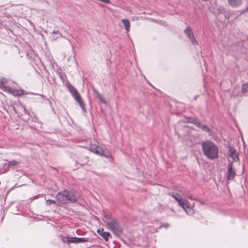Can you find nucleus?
<instances>
[{
	"label": "nucleus",
	"instance_id": "f257e3e1",
	"mask_svg": "<svg viewBox=\"0 0 248 248\" xmlns=\"http://www.w3.org/2000/svg\"><path fill=\"white\" fill-rule=\"evenodd\" d=\"M202 148L204 155L210 159L218 157V149L213 142L205 141L202 143Z\"/></svg>",
	"mask_w": 248,
	"mask_h": 248
},
{
	"label": "nucleus",
	"instance_id": "f03ea898",
	"mask_svg": "<svg viewBox=\"0 0 248 248\" xmlns=\"http://www.w3.org/2000/svg\"><path fill=\"white\" fill-rule=\"evenodd\" d=\"M56 198L60 203L66 204L78 201L79 195L77 193H72L66 190L58 193Z\"/></svg>",
	"mask_w": 248,
	"mask_h": 248
},
{
	"label": "nucleus",
	"instance_id": "7ed1b4c3",
	"mask_svg": "<svg viewBox=\"0 0 248 248\" xmlns=\"http://www.w3.org/2000/svg\"><path fill=\"white\" fill-rule=\"evenodd\" d=\"M170 195L178 202L179 205L183 208L186 214L192 215L194 213L193 209L186 200L183 199L179 194L177 193H173Z\"/></svg>",
	"mask_w": 248,
	"mask_h": 248
},
{
	"label": "nucleus",
	"instance_id": "20e7f679",
	"mask_svg": "<svg viewBox=\"0 0 248 248\" xmlns=\"http://www.w3.org/2000/svg\"><path fill=\"white\" fill-rule=\"evenodd\" d=\"M103 220L106 222L108 226L115 235L119 236L122 234L123 230L117 223L116 219H112L110 220H108L107 218L105 217Z\"/></svg>",
	"mask_w": 248,
	"mask_h": 248
},
{
	"label": "nucleus",
	"instance_id": "39448f33",
	"mask_svg": "<svg viewBox=\"0 0 248 248\" xmlns=\"http://www.w3.org/2000/svg\"><path fill=\"white\" fill-rule=\"evenodd\" d=\"M62 239L64 242L68 243H84L88 241L87 238L69 237L62 236Z\"/></svg>",
	"mask_w": 248,
	"mask_h": 248
},
{
	"label": "nucleus",
	"instance_id": "423d86ee",
	"mask_svg": "<svg viewBox=\"0 0 248 248\" xmlns=\"http://www.w3.org/2000/svg\"><path fill=\"white\" fill-rule=\"evenodd\" d=\"M89 150L95 154L105 156L107 157L109 156L108 154H106L105 152L103 150L102 147L98 146L96 144H91L89 147Z\"/></svg>",
	"mask_w": 248,
	"mask_h": 248
},
{
	"label": "nucleus",
	"instance_id": "0eeeda50",
	"mask_svg": "<svg viewBox=\"0 0 248 248\" xmlns=\"http://www.w3.org/2000/svg\"><path fill=\"white\" fill-rule=\"evenodd\" d=\"M229 156L228 161L229 163L232 164L233 161H236L239 160V157L235 150L232 147H230L229 149Z\"/></svg>",
	"mask_w": 248,
	"mask_h": 248
},
{
	"label": "nucleus",
	"instance_id": "6e6552de",
	"mask_svg": "<svg viewBox=\"0 0 248 248\" xmlns=\"http://www.w3.org/2000/svg\"><path fill=\"white\" fill-rule=\"evenodd\" d=\"M73 93L74 95H73L75 99L77 101V102L79 104L80 107L83 109H84V104L83 103V102L82 101V99L79 95V94L78 93L77 90H73Z\"/></svg>",
	"mask_w": 248,
	"mask_h": 248
},
{
	"label": "nucleus",
	"instance_id": "1a4fd4ad",
	"mask_svg": "<svg viewBox=\"0 0 248 248\" xmlns=\"http://www.w3.org/2000/svg\"><path fill=\"white\" fill-rule=\"evenodd\" d=\"M6 91L14 95L21 96L24 94L23 90L13 89L10 87H6Z\"/></svg>",
	"mask_w": 248,
	"mask_h": 248
},
{
	"label": "nucleus",
	"instance_id": "9d476101",
	"mask_svg": "<svg viewBox=\"0 0 248 248\" xmlns=\"http://www.w3.org/2000/svg\"><path fill=\"white\" fill-rule=\"evenodd\" d=\"M235 175V172L232 169V163H229L228 168L227 171V179L228 180L232 179Z\"/></svg>",
	"mask_w": 248,
	"mask_h": 248
},
{
	"label": "nucleus",
	"instance_id": "9b49d317",
	"mask_svg": "<svg viewBox=\"0 0 248 248\" xmlns=\"http://www.w3.org/2000/svg\"><path fill=\"white\" fill-rule=\"evenodd\" d=\"M185 32L187 34L188 37L191 39V41L193 45L198 44L197 41L194 38L193 32L190 27H186L185 30Z\"/></svg>",
	"mask_w": 248,
	"mask_h": 248
},
{
	"label": "nucleus",
	"instance_id": "f8f14e48",
	"mask_svg": "<svg viewBox=\"0 0 248 248\" xmlns=\"http://www.w3.org/2000/svg\"><path fill=\"white\" fill-rule=\"evenodd\" d=\"M229 4L233 8H237L242 5L243 0H227Z\"/></svg>",
	"mask_w": 248,
	"mask_h": 248
},
{
	"label": "nucleus",
	"instance_id": "ddd939ff",
	"mask_svg": "<svg viewBox=\"0 0 248 248\" xmlns=\"http://www.w3.org/2000/svg\"><path fill=\"white\" fill-rule=\"evenodd\" d=\"M97 232L100 236L104 238L106 241H108V240L110 236V233L109 232H104V230L103 229H98Z\"/></svg>",
	"mask_w": 248,
	"mask_h": 248
},
{
	"label": "nucleus",
	"instance_id": "4468645a",
	"mask_svg": "<svg viewBox=\"0 0 248 248\" xmlns=\"http://www.w3.org/2000/svg\"><path fill=\"white\" fill-rule=\"evenodd\" d=\"M195 124L197 127H198L199 128L202 129L203 131H206V132H209L210 131L209 128L207 126H206V125H205L204 124H202L199 122H196L195 123Z\"/></svg>",
	"mask_w": 248,
	"mask_h": 248
},
{
	"label": "nucleus",
	"instance_id": "2eb2a0df",
	"mask_svg": "<svg viewBox=\"0 0 248 248\" xmlns=\"http://www.w3.org/2000/svg\"><path fill=\"white\" fill-rule=\"evenodd\" d=\"M121 21L124 26L126 31L127 32L129 31L130 28L129 21L128 19H122Z\"/></svg>",
	"mask_w": 248,
	"mask_h": 248
},
{
	"label": "nucleus",
	"instance_id": "dca6fc26",
	"mask_svg": "<svg viewBox=\"0 0 248 248\" xmlns=\"http://www.w3.org/2000/svg\"><path fill=\"white\" fill-rule=\"evenodd\" d=\"M19 162L16 160H13L10 161H8V164H5V166L7 165V168H9L10 166H15L18 164Z\"/></svg>",
	"mask_w": 248,
	"mask_h": 248
},
{
	"label": "nucleus",
	"instance_id": "f3484780",
	"mask_svg": "<svg viewBox=\"0 0 248 248\" xmlns=\"http://www.w3.org/2000/svg\"><path fill=\"white\" fill-rule=\"evenodd\" d=\"M56 34L58 35V36L57 37H54L53 36H52L51 37V40L52 41H56L57 40V39L58 38H60L61 36H62V34L59 31H53L52 32V34Z\"/></svg>",
	"mask_w": 248,
	"mask_h": 248
},
{
	"label": "nucleus",
	"instance_id": "a211bd4d",
	"mask_svg": "<svg viewBox=\"0 0 248 248\" xmlns=\"http://www.w3.org/2000/svg\"><path fill=\"white\" fill-rule=\"evenodd\" d=\"M6 79L5 78H1L0 81V84L4 88V91H6V87H9V86L6 85Z\"/></svg>",
	"mask_w": 248,
	"mask_h": 248
},
{
	"label": "nucleus",
	"instance_id": "6ab92c4d",
	"mask_svg": "<svg viewBox=\"0 0 248 248\" xmlns=\"http://www.w3.org/2000/svg\"><path fill=\"white\" fill-rule=\"evenodd\" d=\"M242 93L246 94L248 93V84H244L242 87Z\"/></svg>",
	"mask_w": 248,
	"mask_h": 248
},
{
	"label": "nucleus",
	"instance_id": "aec40b11",
	"mask_svg": "<svg viewBox=\"0 0 248 248\" xmlns=\"http://www.w3.org/2000/svg\"><path fill=\"white\" fill-rule=\"evenodd\" d=\"M95 92L96 93L97 96L98 98V99H99L100 101L102 102L104 104H105L106 101H105V99L103 98L101 95L98 92H97L96 91H95Z\"/></svg>",
	"mask_w": 248,
	"mask_h": 248
},
{
	"label": "nucleus",
	"instance_id": "412c9836",
	"mask_svg": "<svg viewBox=\"0 0 248 248\" xmlns=\"http://www.w3.org/2000/svg\"><path fill=\"white\" fill-rule=\"evenodd\" d=\"M51 203L55 204L56 203V202L54 200H46V204L47 205H50Z\"/></svg>",
	"mask_w": 248,
	"mask_h": 248
},
{
	"label": "nucleus",
	"instance_id": "4be33fe9",
	"mask_svg": "<svg viewBox=\"0 0 248 248\" xmlns=\"http://www.w3.org/2000/svg\"><path fill=\"white\" fill-rule=\"evenodd\" d=\"M69 90H70V92H71V93H72V95H74V93H73V91L74 90H76L74 87H73V86H69Z\"/></svg>",
	"mask_w": 248,
	"mask_h": 248
},
{
	"label": "nucleus",
	"instance_id": "5701e85b",
	"mask_svg": "<svg viewBox=\"0 0 248 248\" xmlns=\"http://www.w3.org/2000/svg\"><path fill=\"white\" fill-rule=\"evenodd\" d=\"M232 95L233 96H236L238 95L237 93H232Z\"/></svg>",
	"mask_w": 248,
	"mask_h": 248
},
{
	"label": "nucleus",
	"instance_id": "b1692460",
	"mask_svg": "<svg viewBox=\"0 0 248 248\" xmlns=\"http://www.w3.org/2000/svg\"><path fill=\"white\" fill-rule=\"evenodd\" d=\"M234 90H236L237 91V92H238V90H239V88L238 87H235L234 88Z\"/></svg>",
	"mask_w": 248,
	"mask_h": 248
},
{
	"label": "nucleus",
	"instance_id": "393cba45",
	"mask_svg": "<svg viewBox=\"0 0 248 248\" xmlns=\"http://www.w3.org/2000/svg\"><path fill=\"white\" fill-rule=\"evenodd\" d=\"M188 198H189L190 199H192V197L191 196L188 197Z\"/></svg>",
	"mask_w": 248,
	"mask_h": 248
},
{
	"label": "nucleus",
	"instance_id": "a878e982",
	"mask_svg": "<svg viewBox=\"0 0 248 248\" xmlns=\"http://www.w3.org/2000/svg\"><path fill=\"white\" fill-rule=\"evenodd\" d=\"M246 9L248 11V6L246 8Z\"/></svg>",
	"mask_w": 248,
	"mask_h": 248
}]
</instances>
